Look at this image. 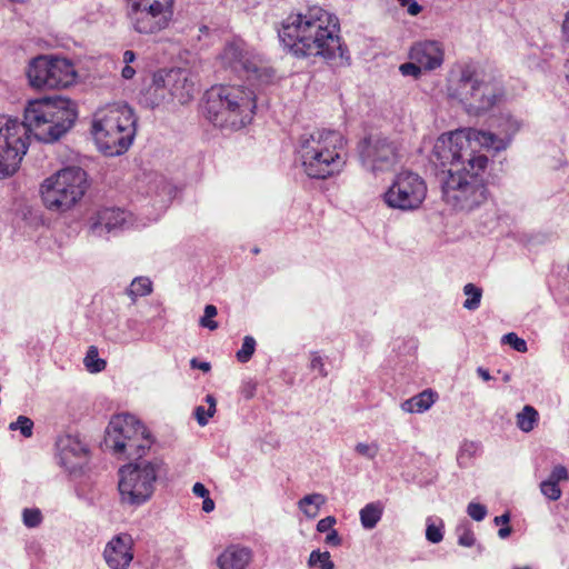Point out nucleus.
Instances as JSON below:
<instances>
[{
  "label": "nucleus",
  "mask_w": 569,
  "mask_h": 569,
  "mask_svg": "<svg viewBox=\"0 0 569 569\" xmlns=\"http://www.w3.org/2000/svg\"><path fill=\"white\" fill-rule=\"evenodd\" d=\"M487 507L479 502H470L467 506L468 516L475 521H482L487 516Z\"/></svg>",
  "instance_id": "obj_44"
},
{
  "label": "nucleus",
  "mask_w": 569,
  "mask_h": 569,
  "mask_svg": "<svg viewBox=\"0 0 569 569\" xmlns=\"http://www.w3.org/2000/svg\"><path fill=\"white\" fill-rule=\"evenodd\" d=\"M541 493L551 501H557L561 497V489L559 485L549 481L548 479L540 483Z\"/></svg>",
  "instance_id": "obj_42"
},
{
  "label": "nucleus",
  "mask_w": 569,
  "mask_h": 569,
  "mask_svg": "<svg viewBox=\"0 0 569 569\" xmlns=\"http://www.w3.org/2000/svg\"><path fill=\"white\" fill-rule=\"evenodd\" d=\"M166 90L167 89L161 86V82L158 81L157 73H154L152 83L141 92L140 101L151 109H154L162 103L170 102L171 100Z\"/></svg>",
  "instance_id": "obj_25"
},
{
  "label": "nucleus",
  "mask_w": 569,
  "mask_h": 569,
  "mask_svg": "<svg viewBox=\"0 0 569 569\" xmlns=\"http://www.w3.org/2000/svg\"><path fill=\"white\" fill-rule=\"evenodd\" d=\"M480 443L475 441H465L458 452L457 461L460 467H467L468 462L477 455Z\"/></svg>",
  "instance_id": "obj_33"
},
{
  "label": "nucleus",
  "mask_w": 569,
  "mask_h": 569,
  "mask_svg": "<svg viewBox=\"0 0 569 569\" xmlns=\"http://www.w3.org/2000/svg\"><path fill=\"white\" fill-rule=\"evenodd\" d=\"M547 479L551 482L559 485V482L566 481L569 479L568 469L562 465H557L552 468V470Z\"/></svg>",
  "instance_id": "obj_46"
},
{
  "label": "nucleus",
  "mask_w": 569,
  "mask_h": 569,
  "mask_svg": "<svg viewBox=\"0 0 569 569\" xmlns=\"http://www.w3.org/2000/svg\"><path fill=\"white\" fill-rule=\"evenodd\" d=\"M357 150L362 167L373 174L392 169L399 160L396 141L381 134L365 137L359 141Z\"/></svg>",
  "instance_id": "obj_15"
},
{
  "label": "nucleus",
  "mask_w": 569,
  "mask_h": 569,
  "mask_svg": "<svg viewBox=\"0 0 569 569\" xmlns=\"http://www.w3.org/2000/svg\"><path fill=\"white\" fill-rule=\"evenodd\" d=\"M501 342L508 345L511 349L517 352L525 353L528 350V346L525 339L520 338L516 332H508L502 336Z\"/></svg>",
  "instance_id": "obj_38"
},
{
  "label": "nucleus",
  "mask_w": 569,
  "mask_h": 569,
  "mask_svg": "<svg viewBox=\"0 0 569 569\" xmlns=\"http://www.w3.org/2000/svg\"><path fill=\"white\" fill-rule=\"evenodd\" d=\"M402 8L407 9L410 16H417L421 12L422 7L416 0H397Z\"/></svg>",
  "instance_id": "obj_48"
},
{
  "label": "nucleus",
  "mask_w": 569,
  "mask_h": 569,
  "mask_svg": "<svg viewBox=\"0 0 569 569\" xmlns=\"http://www.w3.org/2000/svg\"><path fill=\"white\" fill-rule=\"evenodd\" d=\"M88 188L87 172L80 167L70 166L47 178L40 192L46 208L64 212L84 196Z\"/></svg>",
  "instance_id": "obj_9"
},
{
  "label": "nucleus",
  "mask_w": 569,
  "mask_h": 569,
  "mask_svg": "<svg viewBox=\"0 0 569 569\" xmlns=\"http://www.w3.org/2000/svg\"><path fill=\"white\" fill-rule=\"evenodd\" d=\"M131 213L118 207H103L96 210L87 221L91 237L106 239L116 237L131 223Z\"/></svg>",
  "instance_id": "obj_17"
},
{
  "label": "nucleus",
  "mask_w": 569,
  "mask_h": 569,
  "mask_svg": "<svg viewBox=\"0 0 569 569\" xmlns=\"http://www.w3.org/2000/svg\"><path fill=\"white\" fill-rule=\"evenodd\" d=\"M137 119L128 106L110 108L92 122L91 133L98 149L108 157L123 154L136 136Z\"/></svg>",
  "instance_id": "obj_8"
},
{
  "label": "nucleus",
  "mask_w": 569,
  "mask_h": 569,
  "mask_svg": "<svg viewBox=\"0 0 569 569\" xmlns=\"http://www.w3.org/2000/svg\"><path fill=\"white\" fill-rule=\"evenodd\" d=\"M335 523H336V518L333 516H328L326 518H322L317 523V531L330 532L332 530V527Z\"/></svg>",
  "instance_id": "obj_49"
},
{
  "label": "nucleus",
  "mask_w": 569,
  "mask_h": 569,
  "mask_svg": "<svg viewBox=\"0 0 569 569\" xmlns=\"http://www.w3.org/2000/svg\"><path fill=\"white\" fill-rule=\"evenodd\" d=\"M256 109L257 94L244 86H214L204 94L206 118L221 129L240 130L252 121Z\"/></svg>",
  "instance_id": "obj_5"
},
{
  "label": "nucleus",
  "mask_w": 569,
  "mask_h": 569,
  "mask_svg": "<svg viewBox=\"0 0 569 569\" xmlns=\"http://www.w3.org/2000/svg\"><path fill=\"white\" fill-rule=\"evenodd\" d=\"M23 525L28 528H36L42 521V513L38 508H26L22 512Z\"/></svg>",
  "instance_id": "obj_40"
},
{
  "label": "nucleus",
  "mask_w": 569,
  "mask_h": 569,
  "mask_svg": "<svg viewBox=\"0 0 569 569\" xmlns=\"http://www.w3.org/2000/svg\"><path fill=\"white\" fill-rule=\"evenodd\" d=\"M463 293L467 296L463 308L467 310H477L481 302L482 289L475 283H467L463 287Z\"/></svg>",
  "instance_id": "obj_30"
},
{
  "label": "nucleus",
  "mask_w": 569,
  "mask_h": 569,
  "mask_svg": "<svg viewBox=\"0 0 569 569\" xmlns=\"http://www.w3.org/2000/svg\"><path fill=\"white\" fill-rule=\"evenodd\" d=\"M77 118L73 101L62 97L29 100L22 121L0 114V180L19 170L31 136L37 141L53 143L73 127Z\"/></svg>",
  "instance_id": "obj_2"
},
{
  "label": "nucleus",
  "mask_w": 569,
  "mask_h": 569,
  "mask_svg": "<svg viewBox=\"0 0 569 569\" xmlns=\"http://www.w3.org/2000/svg\"><path fill=\"white\" fill-rule=\"evenodd\" d=\"M218 313L217 307L213 305H207L204 307L203 316L200 318V326L207 328L209 330H216L218 328V322L212 320Z\"/></svg>",
  "instance_id": "obj_39"
},
{
  "label": "nucleus",
  "mask_w": 569,
  "mask_h": 569,
  "mask_svg": "<svg viewBox=\"0 0 569 569\" xmlns=\"http://www.w3.org/2000/svg\"><path fill=\"white\" fill-rule=\"evenodd\" d=\"M133 540L129 533L114 536L104 547L103 558L110 569H127L133 559Z\"/></svg>",
  "instance_id": "obj_21"
},
{
  "label": "nucleus",
  "mask_w": 569,
  "mask_h": 569,
  "mask_svg": "<svg viewBox=\"0 0 569 569\" xmlns=\"http://www.w3.org/2000/svg\"><path fill=\"white\" fill-rule=\"evenodd\" d=\"M443 57L442 44L436 40L415 42L409 50L410 60L417 61L425 71H432L441 67Z\"/></svg>",
  "instance_id": "obj_22"
},
{
  "label": "nucleus",
  "mask_w": 569,
  "mask_h": 569,
  "mask_svg": "<svg viewBox=\"0 0 569 569\" xmlns=\"http://www.w3.org/2000/svg\"><path fill=\"white\" fill-rule=\"evenodd\" d=\"M190 367L192 369H199L202 372H208L211 369V365L208 361H201V360H199L197 358H192L190 360Z\"/></svg>",
  "instance_id": "obj_51"
},
{
  "label": "nucleus",
  "mask_w": 569,
  "mask_h": 569,
  "mask_svg": "<svg viewBox=\"0 0 569 569\" xmlns=\"http://www.w3.org/2000/svg\"><path fill=\"white\" fill-rule=\"evenodd\" d=\"M254 390H256V386L253 383H247L243 388H242V395L246 399H250L253 397L254 395Z\"/></svg>",
  "instance_id": "obj_56"
},
{
  "label": "nucleus",
  "mask_w": 569,
  "mask_h": 569,
  "mask_svg": "<svg viewBox=\"0 0 569 569\" xmlns=\"http://www.w3.org/2000/svg\"><path fill=\"white\" fill-rule=\"evenodd\" d=\"M489 159L471 148L462 131L442 133L433 143L429 163L441 190L442 201L457 212H472L490 197L486 170Z\"/></svg>",
  "instance_id": "obj_1"
},
{
  "label": "nucleus",
  "mask_w": 569,
  "mask_h": 569,
  "mask_svg": "<svg viewBox=\"0 0 569 569\" xmlns=\"http://www.w3.org/2000/svg\"><path fill=\"white\" fill-rule=\"evenodd\" d=\"M213 415L214 413H211L209 409L206 410L204 407L202 406H198L194 409V417L197 419V422L202 427L208 423L209 418H211Z\"/></svg>",
  "instance_id": "obj_47"
},
{
  "label": "nucleus",
  "mask_w": 569,
  "mask_h": 569,
  "mask_svg": "<svg viewBox=\"0 0 569 569\" xmlns=\"http://www.w3.org/2000/svg\"><path fill=\"white\" fill-rule=\"evenodd\" d=\"M26 73L30 86L36 89L68 88L77 78L69 59L48 54L31 59Z\"/></svg>",
  "instance_id": "obj_13"
},
{
  "label": "nucleus",
  "mask_w": 569,
  "mask_h": 569,
  "mask_svg": "<svg viewBox=\"0 0 569 569\" xmlns=\"http://www.w3.org/2000/svg\"><path fill=\"white\" fill-rule=\"evenodd\" d=\"M192 492L199 497V498H207V496L210 495L208 488L201 483V482H196L192 487Z\"/></svg>",
  "instance_id": "obj_52"
},
{
  "label": "nucleus",
  "mask_w": 569,
  "mask_h": 569,
  "mask_svg": "<svg viewBox=\"0 0 569 569\" xmlns=\"http://www.w3.org/2000/svg\"><path fill=\"white\" fill-rule=\"evenodd\" d=\"M252 252H253L254 254H257V253H259V252H260V249L256 247V248H253V249H252Z\"/></svg>",
  "instance_id": "obj_64"
},
{
  "label": "nucleus",
  "mask_w": 569,
  "mask_h": 569,
  "mask_svg": "<svg viewBox=\"0 0 569 569\" xmlns=\"http://www.w3.org/2000/svg\"><path fill=\"white\" fill-rule=\"evenodd\" d=\"M253 557L249 547L241 545L228 546L217 558L219 569H246Z\"/></svg>",
  "instance_id": "obj_23"
},
{
  "label": "nucleus",
  "mask_w": 569,
  "mask_h": 569,
  "mask_svg": "<svg viewBox=\"0 0 569 569\" xmlns=\"http://www.w3.org/2000/svg\"><path fill=\"white\" fill-rule=\"evenodd\" d=\"M489 128L490 130L487 131H478L475 139L480 146L500 152L511 144L521 128V122L510 112L503 111L490 117Z\"/></svg>",
  "instance_id": "obj_16"
},
{
  "label": "nucleus",
  "mask_w": 569,
  "mask_h": 569,
  "mask_svg": "<svg viewBox=\"0 0 569 569\" xmlns=\"http://www.w3.org/2000/svg\"><path fill=\"white\" fill-rule=\"evenodd\" d=\"M156 73L158 81L167 89L171 101L177 100L183 104L192 98L193 82L188 78V70L182 68L161 69Z\"/></svg>",
  "instance_id": "obj_19"
},
{
  "label": "nucleus",
  "mask_w": 569,
  "mask_h": 569,
  "mask_svg": "<svg viewBox=\"0 0 569 569\" xmlns=\"http://www.w3.org/2000/svg\"><path fill=\"white\" fill-rule=\"evenodd\" d=\"M206 402L209 405V410L211 411V413H214L216 412V398L212 396V395H207L206 396Z\"/></svg>",
  "instance_id": "obj_61"
},
{
  "label": "nucleus",
  "mask_w": 569,
  "mask_h": 569,
  "mask_svg": "<svg viewBox=\"0 0 569 569\" xmlns=\"http://www.w3.org/2000/svg\"><path fill=\"white\" fill-rule=\"evenodd\" d=\"M483 550H485V547H483L481 543H478V545H477V551H478V553H482V552H483Z\"/></svg>",
  "instance_id": "obj_62"
},
{
  "label": "nucleus",
  "mask_w": 569,
  "mask_h": 569,
  "mask_svg": "<svg viewBox=\"0 0 569 569\" xmlns=\"http://www.w3.org/2000/svg\"><path fill=\"white\" fill-rule=\"evenodd\" d=\"M101 329L108 341L118 345H128L141 337L140 322L133 318L121 321L114 315L106 317L102 319Z\"/></svg>",
  "instance_id": "obj_20"
},
{
  "label": "nucleus",
  "mask_w": 569,
  "mask_h": 569,
  "mask_svg": "<svg viewBox=\"0 0 569 569\" xmlns=\"http://www.w3.org/2000/svg\"><path fill=\"white\" fill-rule=\"evenodd\" d=\"M448 94L459 101L470 116H481L499 106L506 96L501 81L470 61L458 67L448 86Z\"/></svg>",
  "instance_id": "obj_4"
},
{
  "label": "nucleus",
  "mask_w": 569,
  "mask_h": 569,
  "mask_svg": "<svg viewBox=\"0 0 569 569\" xmlns=\"http://www.w3.org/2000/svg\"><path fill=\"white\" fill-rule=\"evenodd\" d=\"M58 465L70 476H78L89 459V447L79 436L62 435L56 441Z\"/></svg>",
  "instance_id": "obj_18"
},
{
  "label": "nucleus",
  "mask_w": 569,
  "mask_h": 569,
  "mask_svg": "<svg viewBox=\"0 0 569 569\" xmlns=\"http://www.w3.org/2000/svg\"><path fill=\"white\" fill-rule=\"evenodd\" d=\"M325 497L321 493H311L305 496L299 501V508L307 516H316L320 509V507L325 503Z\"/></svg>",
  "instance_id": "obj_29"
},
{
  "label": "nucleus",
  "mask_w": 569,
  "mask_h": 569,
  "mask_svg": "<svg viewBox=\"0 0 569 569\" xmlns=\"http://www.w3.org/2000/svg\"><path fill=\"white\" fill-rule=\"evenodd\" d=\"M437 399V392L431 389H426L418 395L405 400L401 403V409L409 413H422L429 410Z\"/></svg>",
  "instance_id": "obj_24"
},
{
  "label": "nucleus",
  "mask_w": 569,
  "mask_h": 569,
  "mask_svg": "<svg viewBox=\"0 0 569 569\" xmlns=\"http://www.w3.org/2000/svg\"><path fill=\"white\" fill-rule=\"evenodd\" d=\"M512 532V529L510 526H502L499 530H498V537L501 538V539H506L508 538Z\"/></svg>",
  "instance_id": "obj_59"
},
{
  "label": "nucleus",
  "mask_w": 569,
  "mask_h": 569,
  "mask_svg": "<svg viewBox=\"0 0 569 569\" xmlns=\"http://www.w3.org/2000/svg\"><path fill=\"white\" fill-rule=\"evenodd\" d=\"M383 507L380 502L367 503L359 512L361 526L367 529H373L381 520Z\"/></svg>",
  "instance_id": "obj_26"
},
{
  "label": "nucleus",
  "mask_w": 569,
  "mask_h": 569,
  "mask_svg": "<svg viewBox=\"0 0 569 569\" xmlns=\"http://www.w3.org/2000/svg\"><path fill=\"white\" fill-rule=\"evenodd\" d=\"M355 450L360 456H363L367 459L373 460L378 455L379 447L376 443L368 445V443L359 442L356 445Z\"/></svg>",
  "instance_id": "obj_45"
},
{
  "label": "nucleus",
  "mask_w": 569,
  "mask_h": 569,
  "mask_svg": "<svg viewBox=\"0 0 569 569\" xmlns=\"http://www.w3.org/2000/svg\"><path fill=\"white\" fill-rule=\"evenodd\" d=\"M278 38L283 50L297 59L319 57L332 61L339 58L350 64L338 17L321 7H309L306 12L289 17L278 30Z\"/></svg>",
  "instance_id": "obj_3"
},
{
  "label": "nucleus",
  "mask_w": 569,
  "mask_h": 569,
  "mask_svg": "<svg viewBox=\"0 0 569 569\" xmlns=\"http://www.w3.org/2000/svg\"><path fill=\"white\" fill-rule=\"evenodd\" d=\"M512 569H530V567L526 566V567H513Z\"/></svg>",
  "instance_id": "obj_63"
},
{
  "label": "nucleus",
  "mask_w": 569,
  "mask_h": 569,
  "mask_svg": "<svg viewBox=\"0 0 569 569\" xmlns=\"http://www.w3.org/2000/svg\"><path fill=\"white\" fill-rule=\"evenodd\" d=\"M456 532L459 546L469 548L476 545V537L469 525L458 526Z\"/></svg>",
  "instance_id": "obj_37"
},
{
  "label": "nucleus",
  "mask_w": 569,
  "mask_h": 569,
  "mask_svg": "<svg viewBox=\"0 0 569 569\" xmlns=\"http://www.w3.org/2000/svg\"><path fill=\"white\" fill-rule=\"evenodd\" d=\"M562 32L565 34L566 40L569 42V11L567 12L562 23Z\"/></svg>",
  "instance_id": "obj_60"
},
{
  "label": "nucleus",
  "mask_w": 569,
  "mask_h": 569,
  "mask_svg": "<svg viewBox=\"0 0 569 569\" xmlns=\"http://www.w3.org/2000/svg\"><path fill=\"white\" fill-rule=\"evenodd\" d=\"M83 363L90 373H99L107 367V361L99 357V350L96 346L88 348Z\"/></svg>",
  "instance_id": "obj_28"
},
{
  "label": "nucleus",
  "mask_w": 569,
  "mask_h": 569,
  "mask_svg": "<svg viewBox=\"0 0 569 569\" xmlns=\"http://www.w3.org/2000/svg\"><path fill=\"white\" fill-rule=\"evenodd\" d=\"M214 509V501L210 498V495L207 498H203L202 501V510L204 512H211Z\"/></svg>",
  "instance_id": "obj_57"
},
{
  "label": "nucleus",
  "mask_w": 569,
  "mask_h": 569,
  "mask_svg": "<svg viewBox=\"0 0 569 569\" xmlns=\"http://www.w3.org/2000/svg\"><path fill=\"white\" fill-rule=\"evenodd\" d=\"M443 521L432 517L427 518L426 539L431 543H439L443 539Z\"/></svg>",
  "instance_id": "obj_31"
},
{
  "label": "nucleus",
  "mask_w": 569,
  "mask_h": 569,
  "mask_svg": "<svg viewBox=\"0 0 569 569\" xmlns=\"http://www.w3.org/2000/svg\"><path fill=\"white\" fill-rule=\"evenodd\" d=\"M310 369L317 371L322 378H326L329 372L326 367V359L318 351L310 352Z\"/></svg>",
  "instance_id": "obj_41"
},
{
  "label": "nucleus",
  "mask_w": 569,
  "mask_h": 569,
  "mask_svg": "<svg viewBox=\"0 0 569 569\" xmlns=\"http://www.w3.org/2000/svg\"><path fill=\"white\" fill-rule=\"evenodd\" d=\"M106 432L114 453L126 455L132 461L147 460L146 455L154 442L148 428L130 413L112 417Z\"/></svg>",
  "instance_id": "obj_10"
},
{
  "label": "nucleus",
  "mask_w": 569,
  "mask_h": 569,
  "mask_svg": "<svg viewBox=\"0 0 569 569\" xmlns=\"http://www.w3.org/2000/svg\"><path fill=\"white\" fill-rule=\"evenodd\" d=\"M176 0H124L129 28L141 36H154L166 30L172 19Z\"/></svg>",
  "instance_id": "obj_12"
},
{
  "label": "nucleus",
  "mask_w": 569,
  "mask_h": 569,
  "mask_svg": "<svg viewBox=\"0 0 569 569\" xmlns=\"http://www.w3.org/2000/svg\"><path fill=\"white\" fill-rule=\"evenodd\" d=\"M343 137L336 130H322L300 137L298 159L311 179L325 180L340 173L346 164L341 154Z\"/></svg>",
  "instance_id": "obj_6"
},
{
  "label": "nucleus",
  "mask_w": 569,
  "mask_h": 569,
  "mask_svg": "<svg viewBox=\"0 0 569 569\" xmlns=\"http://www.w3.org/2000/svg\"><path fill=\"white\" fill-rule=\"evenodd\" d=\"M220 60L226 70L251 86L268 84L274 78V70L242 40L228 42L220 53Z\"/></svg>",
  "instance_id": "obj_11"
},
{
  "label": "nucleus",
  "mask_w": 569,
  "mask_h": 569,
  "mask_svg": "<svg viewBox=\"0 0 569 569\" xmlns=\"http://www.w3.org/2000/svg\"><path fill=\"white\" fill-rule=\"evenodd\" d=\"M167 475L168 466L160 457L131 461L122 466L118 471L121 503L134 508L143 506L152 498L156 483Z\"/></svg>",
  "instance_id": "obj_7"
},
{
  "label": "nucleus",
  "mask_w": 569,
  "mask_h": 569,
  "mask_svg": "<svg viewBox=\"0 0 569 569\" xmlns=\"http://www.w3.org/2000/svg\"><path fill=\"white\" fill-rule=\"evenodd\" d=\"M136 69L132 66L124 64V67L121 70V77L126 80H130L134 77Z\"/></svg>",
  "instance_id": "obj_54"
},
{
  "label": "nucleus",
  "mask_w": 569,
  "mask_h": 569,
  "mask_svg": "<svg viewBox=\"0 0 569 569\" xmlns=\"http://www.w3.org/2000/svg\"><path fill=\"white\" fill-rule=\"evenodd\" d=\"M326 543L332 547H338L341 545L342 539L339 536L338 531L332 529L328 535L326 536Z\"/></svg>",
  "instance_id": "obj_50"
},
{
  "label": "nucleus",
  "mask_w": 569,
  "mask_h": 569,
  "mask_svg": "<svg viewBox=\"0 0 569 569\" xmlns=\"http://www.w3.org/2000/svg\"><path fill=\"white\" fill-rule=\"evenodd\" d=\"M399 71L403 77H412L413 79H418L421 77L423 68L413 60L401 63L399 66Z\"/></svg>",
  "instance_id": "obj_43"
},
{
  "label": "nucleus",
  "mask_w": 569,
  "mask_h": 569,
  "mask_svg": "<svg viewBox=\"0 0 569 569\" xmlns=\"http://www.w3.org/2000/svg\"><path fill=\"white\" fill-rule=\"evenodd\" d=\"M257 342L252 336H246L241 348L237 351L236 358L240 363H247L256 351Z\"/></svg>",
  "instance_id": "obj_35"
},
{
  "label": "nucleus",
  "mask_w": 569,
  "mask_h": 569,
  "mask_svg": "<svg viewBox=\"0 0 569 569\" xmlns=\"http://www.w3.org/2000/svg\"><path fill=\"white\" fill-rule=\"evenodd\" d=\"M33 421L27 416H19L14 421L9 423V430L20 431L24 438H30L33 435Z\"/></svg>",
  "instance_id": "obj_36"
},
{
  "label": "nucleus",
  "mask_w": 569,
  "mask_h": 569,
  "mask_svg": "<svg viewBox=\"0 0 569 569\" xmlns=\"http://www.w3.org/2000/svg\"><path fill=\"white\" fill-rule=\"evenodd\" d=\"M510 513L507 511L501 516L495 517L493 522L497 526H508V523L510 522Z\"/></svg>",
  "instance_id": "obj_55"
},
{
  "label": "nucleus",
  "mask_w": 569,
  "mask_h": 569,
  "mask_svg": "<svg viewBox=\"0 0 569 569\" xmlns=\"http://www.w3.org/2000/svg\"><path fill=\"white\" fill-rule=\"evenodd\" d=\"M308 566L319 567L320 569H335V563L331 560V556L329 551H320L319 549L312 550L309 559Z\"/></svg>",
  "instance_id": "obj_32"
},
{
  "label": "nucleus",
  "mask_w": 569,
  "mask_h": 569,
  "mask_svg": "<svg viewBox=\"0 0 569 569\" xmlns=\"http://www.w3.org/2000/svg\"><path fill=\"white\" fill-rule=\"evenodd\" d=\"M538 417V411L532 406L527 405L517 415V427L523 432H530L536 427Z\"/></svg>",
  "instance_id": "obj_27"
},
{
  "label": "nucleus",
  "mask_w": 569,
  "mask_h": 569,
  "mask_svg": "<svg viewBox=\"0 0 569 569\" xmlns=\"http://www.w3.org/2000/svg\"><path fill=\"white\" fill-rule=\"evenodd\" d=\"M477 373L485 381H489L492 378L489 370L483 367H478Z\"/></svg>",
  "instance_id": "obj_58"
},
{
  "label": "nucleus",
  "mask_w": 569,
  "mask_h": 569,
  "mask_svg": "<svg viewBox=\"0 0 569 569\" xmlns=\"http://www.w3.org/2000/svg\"><path fill=\"white\" fill-rule=\"evenodd\" d=\"M426 196L427 184L425 180L412 171H401L383 193V201L389 208L413 211L420 208Z\"/></svg>",
  "instance_id": "obj_14"
},
{
  "label": "nucleus",
  "mask_w": 569,
  "mask_h": 569,
  "mask_svg": "<svg viewBox=\"0 0 569 569\" xmlns=\"http://www.w3.org/2000/svg\"><path fill=\"white\" fill-rule=\"evenodd\" d=\"M137 59V54L132 50H126L122 54V61L124 64L131 66Z\"/></svg>",
  "instance_id": "obj_53"
},
{
  "label": "nucleus",
  "mask_w": 569,
  "mask_h": 569,
  "mask_svg": "<svg viewBox=\"0 0 569 569\" xmlns=\"http://www.w3.org/2000/svg\"><path fill=\"white\" fill-rule=\"evenodd\" d=\"M151 286L152 283L149 278L137 277L131 281L128 292L130 296L133 297H143L151 292Z\"/></svg>",
  "instance_id": "obj_34"
}]
</instances>
